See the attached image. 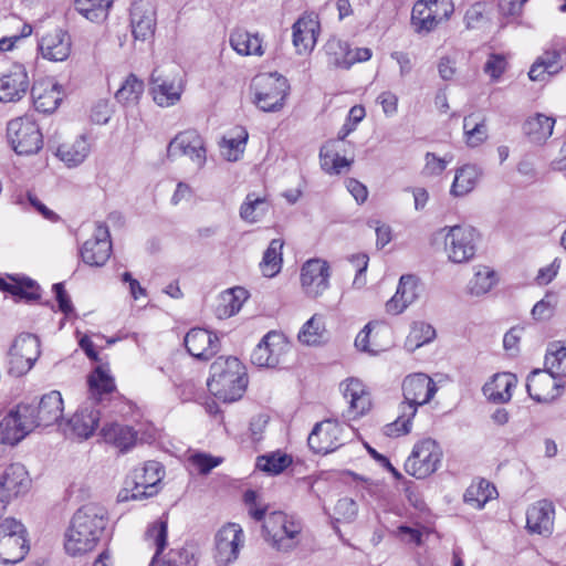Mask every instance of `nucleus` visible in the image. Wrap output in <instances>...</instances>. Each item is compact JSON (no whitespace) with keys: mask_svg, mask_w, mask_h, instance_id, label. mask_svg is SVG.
Here are the masks:
<instances>
[{"mask_svg":"<svg viewBox=\"0 0 566 566\" xmlns=\"http://www.w3.org/2000/svg\"><path fill=\"white\" fill-rule=\"evenodd\" d=\"M452 160L451 155L438 157L434 153H427L424 155V166L422 174L426 176H440L447 168L448 164Z\"/></svg>","mask_w":566,"mask_h":566,"instance_id":"obj_63","label":"nucleus"},{"mask_svg":"<svg viewBox=\"0 0 566 566\" xmlns=\"http://www.w3.org/2000/svg\"><path fill=\"white\" fill-rule=\"evenodd\" d=\"M248 297V291L240 286L222 292L217 307L219 318H227L235 315L241 310Z\"/></svg>","mask_w":566,"mask_h":566,"instance_id":"obj_42","label":"nucleus"},{"mask_svg":"<svg viewBox=\"0 0 566 566\" xmlns=\"http://www.w3.org/2000/svg\"><path fill=\"white\" fill-rule=\"evenodd\" d=\"M35 429L30 405L20 403L0 421V430L10 447L18 444Z\"/></svg>","mask_w":566,"mask_h":566,"instance_id":"obj_13","label":"nucleus"},{"mask_svg":"<svg viewBox=\"0 0 566 566\" xmlns=\"http://www.w3.org/2000/svg\"><path fill=\"white\" fill-rule=\"evenodd\" d=\"M40 355L39 339L32 334H21L13 340L9 350V368L17 376L31 369Z\"/></svg>","mask_w":566,"mask_h":566,"instance_id":"obj_15","label":"nucleus"},{"mask_svg":"<svg viewBox=\"0 0 566 566\" xmlns=\"http://www.w3.org/2000/svg\"><path fill=\"white\" fill-rule=\"evenodd\" d=\"M405 401L401 406L418 407L428 403L437 392L436 382L426 374L417 373L407 376L402 381Z\"/></svg>","mask_w":566,"mask_h":566,"instance_id":"obj_22","label":"nucleus"},{"mask_svg":"<svg viewBox=\"0 0 566 566\" xmlns=\"http://www.w3.org/2000/svg\"><path fill=\"white\" fill-rule=\"evenodd\" d=\"M282 248L283 241L281 239H273L270 242L260 263V268L264 276L273 277L281 271Z\"/></svg>","mask_w":566,"mask_h":566,"instance_id":"obj_49","label":"nucleus"},{"mask_svg":"<svg viewBox=\"0 0 566 566\" xmlns=\"http://www.w3.org/2000/svg\"><path fill=\"white\" fill-rule=\"evenodd\" d=\"M328 65L336 69L348 70V43L337 38H332L325 44Z\"/></svg>","mask_w":566,"mask_h":566,"instance_id":"obj_55","label":"nucleus"},{"mask_svg":"<svg viewBox=\"0 0 566 566\" xmlns=\"http://www.w3.org/2000/svg\"><path fill=\"white\" fill-rule=\"evenodd\" d=\"M496 273L485 265L474 268V275L469 281L467 291L472 296H482L489 293L496 284Z\"/></svg>","mask_w":566,"mask_h":566,"instance_id":"obj_47","label":"nucleus"},{"mask_svg":"<svg viewBox=\"0 0 566 566\" xmlns=\"http://www.w3.org/2000/svg\"><path fill=\"white\" fill-rule=\"evenodd\" d=\"M352 436L353 431L349 427L328 419L313 428L307 442L315 453L327 454L342 447Z\"/></svg>","mask_w":566,"mask_h":566,"instance_id":"obj_10","label":"nucleus"},{"mask_svg":"<svg viewBox=\"0 0 566 566\" xmlns=\"http://www.w3.org/2000/svg\"><path fill=\"white\" fill-rule=\"evenodd\" d=\"M481 169L476 165L467 164L455 170L450 193L453 197H463L470 193L481 177Z\"/></svg>","mask_w":566,"mask_h":566,"instance_id":"obj_40","label":"nucleus"},{"mask_svg":"<svg viewBox=\"0 0 566 566\" xmlns=\"http://www.w3.org/2000/svg\"><path fill=\"white\" fill-rule=\"evenodd\" d=\"M249 134L244 127H235L223 136L219 146L221 155L228 161H237L243 155Z\"/></svg>","mask_w":566,"mask_h":566,"instance_id":"obj_41","label":"nucleus"},{"mask_svg":"<svg viewBox=\"0 0 566 566\" xmlns=\"http://www.w3.org/2000/svg\"><path fill=\"white\" fill-rule=\"evenodd\" d=\"M558 304V295L554 292H547L532 308V316L536 321L549 319Z\"/></svg>","mask_w":566,"mask_h":566,"instance_id":"obj_61","label":"nucleus"},{"mask_svg":"<svg viewBox=\"0 0 566 566\" xmlns=\"http://www.w3.org/2000/svg\"><path fill=\"white\" fill-rule=\"evenodd\" d=\"M357 127L355 123L348 122L347 119L339 128L337 137L335 139L327 140L319 150V160L322 168L328 174H339L344 168H348L353 159H347L339 155V151L346 153L345 139L353 133Z\"/></svg>","mask_w":566,"mask_h":566,"instance_id":"obj_14","label":"nucleus"},{"mask_svg":"<svg viewBox=\"0 0 566 566\" xmlns=\"http://www.w3.org/2000/svg\"><path fill=\"white\" fill-rule=\"evenodd\" d=\"M547 369L556 373L558 376L566 375V347L559 344H552L545 357Z\"/></svg>","mask_w":566,"mask_h":566,"instance_id":"obj_60","label":"nucleus"},{"mask_svg":"<svg viewBox=\"0 0 566 566\" xmlns=\"http://www.w3.org/2000/svg\"><path fill=\"white\" fill-rule=\"evenodd\" d=\"M38 48L43 59L52 62H63L71 54L72 40L66 31L56 28L41 36Z\"/></svg>","mask_w":566,"mask_h":566,"instance_id":"obj_26","label":"nucleus"},{"mask_svg":"<svg viewBox=\"0 0 566 566\" xmlns=\"http://www.w3.org/2000/svg\"><path fill=\"white\" fill-rule=\"evenodd\" d=\"M291 463L292 459L287 454L281 452H272L260 455L256 459V468L272 475L280 474Z\"/></svg>","mask_w":566,"mask_h":566,"instance_id":"obj_56","label":"nucleus"},{"mask_svg":"<svg viewBox=\"0 0 566 566\" xmlns=\"http://www.w3.org/2000/svg\"><path fill=\"white\" fill-rule=\"evenodd\" d=\"M269 209L270 205L265 198L249 193L240 208V217L249 223H254L260 221Z\"/></svg>","mask_w":566,"mask_h":566,"instance_id":"obj_51","label":"nucleus"},{"mask_svg":"<svg viewBox=\"0 0 566 566\" xmlns=\"http://www.w3.org/2000/svg\"><path fill=\"white\" fill-rule=\"evenodd\" d=\"M188 353L198 359H210L219 350V338L205 328H192L185 336Z\"/></svg>","mask_w":566,"mask_h":566,"instance_id":"obj_30","label":"nucleus"},{"mask_svg":"<svg viewBox=\"0 0 566 566\" xmlns=\"http://www.w3.org/2000/svg\"><path fill=\"white\" fill-rule=\"evenodd\" d=\"M3 495L10 502L11 497L25 493L31 484L29 473L20 463H12L0 474Z\"/></svg>","mask_w":566,"mask_h":566,"instance_id":"obj_33","label":"nucleus"},{"mask_svg":"<svg viewBox=\"0 0 566 566\" xmlns=\"http://www.w3.org/2000/svg\"><path fill=\"white\" fill-rule=\"evenodd\" d=\"M7 136L13 150L19 155H32L42 148L43 139L40 128L29 116L10 120Z\"/></svg>","mask_w":566,"mask_h":566,"instance_id":"obj_9","label":"nucleus"},{"mask_svg":"<svg viewBox=\"0 0 566 566\" xmlns=\"http://www.w3.org/2000/svg\"><path fill=\"white\" fill-rule=\"evenodd\" d=\"M326 334L324 317L319 314H314L304 323L297 338L303 345L316 346L326 339Z\"/></svg>","mask_w":566,"mask_h":566,"instance_id":"obj_46","label":"nucleus"},{"mask_svg":"<svg viewBox=\"0 0 566 566\" xmlns=\"http://www.w3.org/2000/svg\"><path fill=\"white\" fill-rule=\"evenodd\" d=\"M554 126L555 118L536 113L526 118L523 130L531 142L543 144L552 136Z\"/></svg>","mask_w":566,"mask_h":566,"instance_id":"obj_38","label":"nucleus"},{"mask_svg":"<svg viewBox=\"0 0 566 566\" xmlns=\"http://www.w3.org/2000/svg\"><path fill=\"white\" fill-rule=\"evenodd\" d=\"M329 265L321 259L306 261L301 269V285L310 297H318L329 287Z\"/></svg>","mask_w":566,"mask_h":566,"instance_id":"obj_21","label":"nucleus"},{"mask_svg":"<svg viewBox=\"0 0 566 566\" xmlns=\"http://www.w3.org/2000/svg\"><path fill=\"white\" fill-rule=\"evenodd\" d=\"M418 279L406 274L399 280L396 294L386 303V310L390 314H400L418 298Z\"/></svg>","mask_w":566,"mask_h":566,"instance_id":"obj_34","label":"nucleus"},{"mask_svg":"<svg viewBox=\"0 0 566 566\" xmlns=\"http://www.w3.org/2000/svg\"><path fill=\"white\" fill-rule=\"evenodd\" d=\"M442 451L431 438L418 441L405 462V470L409 475L424 479L434 473L441 462Z\"/></svg>","mask_w":566,"mask_h":566,"instance_id":"obj_8","label":"nucleus"},{"mask_svg":"<svg viewBox=\"0 0 566 566\" xmlns=\"http://www.w3.org/2000/svg\"><path fill=\"white\" fill-rule=\"evenodd\" d=\"M494 494H496L494 485L486 480H480L478 482H473L467 489L464 493V502L473 509L480 510L494 496Z\"/></svg>","mask_w":566,"mask_h":566,"instance_id":"obj_48","label":"nucleus"},{"mask_svg":"<svg viewBox=\"0 0 566 566\" xmlns=\"http://www.w3.org/2000/svg\"><path fill=\"white\" fill-rule=\"evenodd\" d=\"M31 95L36 111L50 113L56 109L62 99L60 85L53 78H41L31 87Z\"/></svg>","mask_w":566,"mask_h":566,"instance_id":"obj_31","label":"nucleus"},{"mask_svg":"<svg viewBox=\"0 0 566 566\" xmlns=\"http://www.w3.org/2000/svg\"><path fill=\"white\" fill-rule=\"evenodd\" d=\"M164 469L156 461H148L143 467L133 471L130 476L132 488L124 489L119 493L123 501L143 500L158 493V484L164 478Z\"/></svg>","mask_w":566,"mask_h":566,"instance_id":"obj_6","label":"nucleus"},{"mask_svg":"<svg viewBox=\"0 0 566 566\" xmlns=\"http://www.w3.org/2000/svg\"><path fill=\"white\" fill-rule=\"evenodd\" d=\"M185 84L180 74H164L155 70L151 74V94L154 102L160 107L176 105L184 93Z\"/></svg>","mask_w":566,"mask_h":566,"instance_id":"obj_17","label":"nucleus"},{"mask_svg":"<svg viewBox=\"0 0 566 566\" xmlns=\"http://www.w3.org/2000/svg\"><path fill=\"white\" fill-rule=\"evenodd\" d=\"M358 513L357 503L350 497H342L334 506L333 516L337 522H353Z\"/></svg>","mask_w":566,"mask_h":566,"instance_id":"obj_62","label":"nucleus"},{"mask_svg":"<svg viewBox=\"0 0 566 566\" xmlns=\"http://www.w3.org/2000/svg\"><path fill=\"white\" fill-rule=\"evenodd\" d=\"M107 524L105 510L87 504L71 518L64 534V548L71 556H83L95 549Z\"/></svg>","mask_w":566,"mask_h":566,"instance_id":"obj_1","label":"nucleus"},{"mask_svg":"<svg viewBox=\"0 0 566 566\" xmlns=\"http://www.w3.org/2000/svg\"><path fill=\"white\" fill-rule=\"evenodd\" d=\"M101 434L105 442L114 444L120 450H127L136 440V434L132 428L116 422L105 423L101 429Z\"/></svg>","mask_w":566,"mask_h":566,"instance_id":"obj_44","label":"nucleus"},{"mask_svg":"<svg viewBox=\"0 0 566 566\" xmlns=\"http://www.w3.org/2000/svg\"><path fill=\"white\" fill-rule=\"evenodd\" d=\"M265 542L276 552L291 553L303 539L302 522L281 511L271 512L263 523Z\"/></svg>","mask_w":566,"mask_h":566,"instance_id":"obj_3","label":"nucleus"},{"mask_svg":"<svg viewBox=\"0 0 566 566\" xmlns=\"http://www.w3.org/2000/svg\"><path fill=\"white\" fill-rule=\"evenodd\" d=\"M33 419L35 420V428L43 426L49 427L59 423L63 428L64 422H61L63 417V399L57 390H52L42 396L36 407L30 405Z\"/></svg>","mask_w":566,"mask_h":566,"instance_id":"obj_27","label":"nucleus"},{"mask_svg":"<svg viewBox=\"0 0 566 566\" xmlns=\"http://www.w3.org/2000/svg\"><path fill=\"white\" fill-rule=\"evenodd\" d=\"M555 509L552 502L542 500L526 512V526L531 533L549 535L553 532Z\"/></svg>","mask_w":566,"mask_h":566,"instance_id":"obj_32","label":"nucleus"},{"mask_svg":"<svg viewBox=\"0 0 566 566\" xmlns=\"http://www.w3.org/2000/svg\"><path fill=\"white\" fill-rule=\"evenodd\" d=\"M454 12L451 0H418L411 11V27L419 35H427L448 21Z\"/></svg>","mask_w":566,"mask_h":566,"instance_id":"obj_4","label":"nucleus"},{"mask_svg":"<svg viewBox=\"0 0 566 566\" xmlns=\"http://www.w3.org/2000/svg\"><path fill=\"white\" fill-rule=\"evenodd\" d=\"M340 391L348 403L347 415L356 419L366 415L373 406L367 387L358 378H348L340 384Z\"/></svg>","mask_w":566,"mask_h":566,"instance_id":"obj_24","label":"nucleus"},{"mask_svg":"<svg viewBox=\"0 0 566 566\" xmlns=\"http://www.w3.org/2000/svg\"><path fill=\"white\" fill-rule=\"evenodd\" d=\"M222 463V458L212 457L205 452H193L188 457V467L190 473L206 475Z\"/></svg>","mask_w":566,"mask_h":566,"instance_id":"obj_58","label":"nucleus"},{"mask_svg":"<svg viewBox=\"0 0 566 566\" xmlns=\"http://www.w3.org/2000/svg\"><path fill=\"white\" fill-rule=\"evenodd\" d=\"M517 379L511 373L495 374L490 381L483 386V392L489 400L497 403L507 402L512 397V389L516 386Z\"/></svg>","mask_w":566,"mask_h":566,"instance_id":"obj_36","label":"nucleus"},{"mask_svg":"<svg viewBox=\"0 0 566 566\" xmlns=\"http://www.w3.org/2000/svg\"><path fill=\"white\" fill-rule=\"evenodd\" d=\"M436 337V329L428 323L415 322L406 338L405 347L413 352L417 348L432 342Z\"/></svg>","mask_w":566,"mask_h":566,"instance_id":"obj_53","label":"nucleus"},{"mask_svg":"<svg viewBox=\"0 0 566 566\" xmlns=\"http://www.w3.org/2000/svg\"><path fill=\"white\" fill-rule=\"evenodd\" d=\"M88 401H101L115 390V381L108 366H97L88 376Z\"/></svg>","mask_w":566,"mask_h":566,"instance_id":"obj_35","label":"nucleus"},{"mask_svg":"<svg viewBox=\"0 0 566 566\" xmlns=\"http://www.w3.org/2000/svg\"><path fill=\"white\" fill-rule=\"evenodd\" d=\"M254 102L264 112H276L283 107L286 96V80L277 74H262L253 80Z\"/></svg>","mask_w":566,"mask_h":566,"instance_id":"obj_11","label":"nucleus"},{"mask_svg":"<svg viewBox=\"0 0 566 566\" xmlns=\"http://www.w3.org/2000/svg\"><path fill=\"white\" fill-rule=\"evenodd\" d=\"M114 0H75L76 10L93 22L104 21Z\"/></svg>","mask_w":566,"mask_h":566,"instance_id":"obj_50","label":"nucleus"},{"mask_svg":"<svg viewBox=\"0 0 566 566\" xmlns=\"http://www.w3.org/2000/svg\"><path fill=\"white\" fill-rule=\"evenodd\" d=\"M180 156L188 157L198 169L203 168L207 161V149L202 136L195 129L178 133L167 146V157L175 159Z\"/></svg>","mask_w":566,"mask_h":566,"instance_id":"obj_12","label":"nucleus"},{"mask_svg":"<svg viewBox=\"0 0 566 566\" xmlns=\"http://www.w3.org/2000/svg\"><path fill=\"white\" fill-rule=\"evenodd\" d=\"M90 151V142L85 136H80L71 144L61 145L57 148L56 155L69 167H74L82 164L88 156Z\"/></svg>","mask_w":566,"mask_h":566,"instance_id":"obj_43","label":"nucleus"},{"mask_svg":"<svg viewBox=\"0 0 566 566\" xmlns=\"http://www.w3.org/2000/svg\"><path fill=\"white\" fill-rule=\"evenodd\" d=\"M160 566H196V559L186 548L172 549Z\"/></svg>","mask_w":566,"mask_h":566,"instance_id":"obj_64","label":"nucleus"},{"mask_svg":"<svg viewBox=\"0 0 566 566\" xmlns=\"http://www.w3.org/2000/svg\"><path fill=\"white\" fill-rule=\"evenodd\" d=\"M130 27L135 40L153 38L156 28V13L148 0H136L130 8Z\"/></svg>","mask_w":566,"mask_h":566,"instance_id":"obj_29","label":"nucleus"},{"mask_svg":"<svg viewBox=\"0 0 566 566\" xmlns=\"http://www.w3.org/2000/svg\"><path fill=\"white\" fill-rule=\"evenodd\" d=\"M144 82L137 78L136 75L129 74L117 90L115 98L124 105H136L144 93Z\"/></svg>","mask_w":566,"mask_h":566,"instance_id":"obj_52","label":"nucleus"},{"mask_svg":"<svg viewBox=\"0 0 566 566\" xmlns=\"http://www.w3.org/2000/svg\"><path fill=\"white\" fill-rule=\"evenodd\" d=\"M562 70L558 51H546L531 66L528 77L534 82H544Z\"/></svg>","mask_w":566,"mask_h":566,"instance_id":"obj_39","label":"nucleus"},{"mask_svg":"<svg viewBox=\"0 0 566 566\" xmlns=\"http://www.w3.org/2000/svg\"><path fill=\"white\" fill-rule=\"evenodd\" d=\"M400 409V416L384 428V433L388 437H399L410 432L411 420L416 416V409L412 406H401Z\"/></svg>","mask_w":566,"mask_h":566,"instance_id":"obj_57","label":"nucleus"},{"mask_svg":"<svg viewBox=\"0 0 566 566\" xmlns=\"http://www.w3.org/2000/svg\"><path fill=\"white\" fill-rule=\"evenodd\" d=\"M27 531L15 518H6L0 523V563L17 564L28 553Z\"/></svg>","mask_w":566,"mask_h":566,"instance_id":"obj_7","label":"nucleus"},{"mask_svg":"<svg viewBox=\"0 0 566 566\" xmlns=\"http://www.w3.org/2000/svg\"><path fill=\"white\" fill-rule=\"evenodd\" d=\"M556 373L549 369H536L527 377L526 389L530 397L541 403H548L558 398L564 384Z\"/></svg>","mask_w":566,"mask_h":566,"instance_id":"obj_16","label":"nucleus"},{"mask_svg":"<svg viewBox=\"0 0 566 566\" xmlns=\"http://www.w3.org/2000/svg\"><path fill=\"white\" fill-rule=\"evenodd\" d=\"M29 88L30 80L23 64L14 63L0 74L1 102H18L27 95Z\"/></svg>","mask_w":566,"mask_h":566,"instance_id":"obj_20","label":"nucleus"},{"mask_svg":"<svg viewBox=\"0 0 566 566\" xmlns=\"http://www.w3.org/2000/svg\"><path fill=\"white\" fill-rule=\"evenodd\" d=\"M444 240V252L453 263L469 262L475 254L476 233L469 226L444 227L439 231Z\"/></svg>","mask_w":566,"mask_h":566,"instance_id":"obj_5","label":"nucleus"},{"mask_svg":"<svg viewBox=\"0 0 566 566\" xmlns=\"http://www.w3.org/2000/svg\"><path fill=\"white\" fill-rule=\"evenodd\" d=\"M244 544V533L237 523L222 526L216 535V562L221 566L233 563Z\"/></svg>","mask_w":566,"mask_h":566,"instance_id":"obj_19","label":"nucleus"},{"mask_svg":"<svg viewBox=\"0 0 566 566\" xmlns=\"http://www.w3.org/2000/svg\"><path fill=\"white\" fill-rule=\"evenodd\" d=\"M463 129L467 144L471 147L479 146L488 137V128L479 115H469L463 120Z\"/></svg>","mask_w":566,"mask_h":566,"instance_id":"obj_54","label":"nucleus"},{"mask_svg":"<svg viewBox=\"0 0 566 566\" xmlns=\"http://www.w3.org/2000/svg\"><path fill=\"white\" fill-rule=\"evenodd\" d=\"M112 242L108 228L97 223L92 238L86 240L81 249V258L91 266L104 265L111 256Z\"/></svg>","mask_w":566,"mask_h":566,"instance_id":"obj_23","label":"nucleus"},{"mask_svg":"<svg viewBox=\"0 0 566 566\" xmlns=\"http://www.w3.org/2000/svg\"><path fill=\"white\" fill-rule=\"evenodd\" d=\"M99 415V410L93 407V402H85L64 422L63 430L80 439H88L98 426Z\"/></svg>","mask_w":566,"mask_h":566,"instance_id":"obj_28","label":"nucleus"},{"mask_svg":"<svg viewBox=\"0 0 566 566\" xmlns=\"http://www.w3.org/2000/svg\"><path fill=\"white\" fill-rule=\"evenodd\" d=\"M289 349V343L282 334L269 332L253 349L251 361L259 367L274 368L282 363Z\"/></svg>","mask_w":566,"mask_h":566,"instance_id":"obj_18","label":"nucleus"},{"mask_svg":"<svg viewBox=\"0 0 566 566\" xmlns=\"http://www.w3.org/2000/svg\"><path fill=\"white\" fill-rule=\"evenodd\" d=\"M319 21L314 13H304L293 24V45L301 55L310 54L317 42Z\"/></svg>","mask_w":566,"mask_h":566,"instance_id":"obj_25","label":"nucleus"},{"mask_svg":"<svg viewBox=\"0 0 566 566\" xmlns=\"http://www.w3.org/2000/svg\"><path fill=\"white\" fill-rule=\"evenodd\" d=\"M229 41L231 48L242 56H261L264 54L262 39L258 33L237 28L231 32Z\"/></svg>","mask_w":566,"mask_h":566,"instance_id":"obj_37","label":"nucleus"},{"mask_svg":"<svg viewBox=\"0 0 566 566\" xmlns=\"http://www.w3.org/2000/svg\"><path fill=\"white\" fill-rule=\"evenodd\" d=\"M145 538L150 546L155 547V556H158L167 544V522L158 520L150 524L146 531Z\"/></svg>","mask_w":566,"mask_h":566,"instance_id":"obj_59","label":"nucleus"},{"mask_svg":"<svg viewBox=\"0 0 566 566\" xmlns=\"http://www.w3.org/2000/svg\"><path fill=\"white\" fill-rule=\"evenodd\" d=\"M209 391L224 402L240 399L248 386L245 366L232 356H220L210 366Z\"/></svg>","mask_w":566,"mask_h":566,"instance_id":"obj_2","label":"nucleus"},{"mask_svg":"<svg viewBox=\"0 0 566 566\" xmlns=\"http://www.w3.org/2000/svg\"><path fill=\"white\" fill-rule=\"evenodd\" d=\"M0 290L28 301L38 300L40 297L39 285L30 279L19 280L12 276L0 279Z\"/></svg>","mask_w":566,"mask_h":566,"instance_id":"obj_45","label":"nucleus"}]
</instances>
